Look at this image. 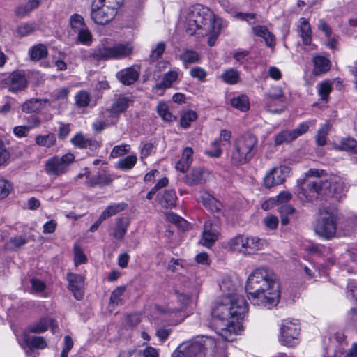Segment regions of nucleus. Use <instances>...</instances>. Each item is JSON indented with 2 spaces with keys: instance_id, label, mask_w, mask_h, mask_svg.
<instances>
[{
  "instance_id": "f257e3e1",
  "label": "nucleus",
  "mask_w": 357,
  "mask_h": 357,
  "mask_svg": "<svg viewBox=\"0 0 357 357\" xmlns=\"http://www.w3.org/2000/svg\"><path fill=\"white\" fill-rule=\"evenodd\" d=\"M248 312V305L243 296L229 294L218 298L211 307L212 327L224 340L231 342L242 331L238 321Z\"/></svg>"
},
{
  "instance_id": "f03ea898",
  "label": "nucleus",
  "mask_w": 357,
  "mask_h": 357,
  "mask_svg": "<svg viewBox=\"0 0 357 357\" xmlns=\"http://www.w3.org/2000/svg\"><path fill=\"white\" fill-rule=\"evenodd\" d=\"M245 290L249 301L255 305L270 309L280 301V283L275 273L266 268H257L250 273Z\"/></svg>"
},
{
  "instance_id": "7ed1b4c3",
  "label": "nucleus",
  "mask_w": 357,
  "mask_h": 357,
  "mask_svg": "<svg viewBox=\"0 0 357 357\" xmlns=\"http://www.w3.org/2000/svg\"><path fill=\"white\" fill-rule=\"evenodd\" d=\"M182 20L186 32L193 35H209L208 44L212 47L220 32L221 26L219 20L216 19L213 13L208 8L201 5L189 7L182 13Z\"/></svg>"
},
{
  "instance_id": "20e7f679",
  "label": "nucleus",
  "mask_w": 357,
  "mask_h": 357,
  "mask_svg": "<svg viewBox=\"0 0 357 357\" xmlns=\"http://www.w3.org/2000/svg\"><path fill=\"white\" fill-rule=\"evenodd\" d=\"M257 137L247 133L237 137L232 146L230 162L232 165L241 166L250 162L257 153Z\"/></svg>"
},
{
  "instance_id": "39448f33",
  "label": "nucleus",
  "mask_w": 357,
  "mask_h": 357,
  "mask_svg": "<svg viewBox=\"0 0 357 357\" xmlns=\"http://www.w3.org/2000/svg\"><path fill=\"white\" fill-rule=\"evenodd\" d=\"M323 173L324 171L319 172L314 169L307 171L306 176L314 178L307 180L305 186L298 192V197L302 202H313L330 191L331 183L327 179L320 178Z\"/></svg>"
},
{
  "instance_id": "423d86ee",
  "label": "nucleus",
  "mask_w": 357,
  "mask_h": 357,
  "mask_svg": "<svg viewBox=\"0 0 357 357\" xmlns=\"http://www.w3.org/2000/svg\"><path fill=\"white\" fill-rule=\"evenodd\" d=\"M213 344L211 337L198 336L192 342L180 344L172 353V357H204L206 347Z\"/></svg>"
},
{
  "instance_id": "0eeeda50",
  "label": "nucleus",
  "mask_w": 357,
  "mask_h": 357,
  "mask_svg": "<svg viewBox=\"0 0 357 357\" xmlns=\"http://www.w3.org/2000/svg\"><path fill=\"white\" fill-rule=\"evenodd\" d=\"M320 218L317 220L314 231L321 238L330 240L335 237L337 230V215L328 208L319 210Z\"/></svg>"
},
{
  "instance_id": "6e6552de",
  "label": "nucleus",
  "mask_w": 357,
  "mask_h": 357,
  "mask_svg": "<svg viewBox=\"0 0 357 357\" xmlns=\"http://www.w3.org/2000/svg\"><path fill=\"white\" fill-rule=\"evenodd\" d=\"M74 160V155L70 153L52 156L45 160L44 171L49 176L56 178L68 172Z\"/></svg>"
},
{
  "instance_id": "1a4fd4ad",
  "label": "nucleus",
  "mask_w": 357,
  "mask_h": 357,
  "mask_svg": "<svg viewBox=\"0 0 357 357\" xmlns=\"http://www.w3.org/2000/svg\"><path fill=\"white\" fill-rule=\"evenodd\" d=\"M300 330L298 323L284 320L280 326L279 342L286 347H295L299 343Z\"/></svg>"
},
{
  "instance_id": "9d476101",
  "label": "nucleus",
  "mask_w": 357,
  "mask_h": 357,
  "mask_svg": "<svg viewBox=\"0 0 357 357\" xmlns=\"http://www.w3.org/2000/svg\"><path fill=\"white\" fill-rule=\"evenodd\" d=\"M291 169L286 165H280L270 169L265 174L263 181L267 188L282 184L290 174Z\"/></svg>"
},
{
  "instance_id": "9b49d317",
  "label": "nucleus",
  "mask_w": 357,
  "mask_h": 357,
  "mask_svg": "<svg viewBox=\"0 0 357 357\" xmlns=\"http://www.w3.org/2000/svg\"><path fill=\"white\" fill-rule=\"evenodd\" d=\"M116 10L105 5L94 6V1L91 4V18L95 23L106 24L109 23L116 15Z\"/></svg>"
},
{
  "instance_id": "f8f14e48",
  "label": "nucleus",
  "mask_w": 357,
  "mask_h": 357,
  "mask_svg": "<svg viewBox=\"0 0 357 357\" xmlns=\"http://www.w3.org/2000/svg\"><path fill=\"white\" fill-rule=\"evenodd\" d=\"M219 233L220 227L217 222L206 221L202 231V244L206 248H211L218 240Z\"/></svg>"
},
{
  "instance_id": "ddd939ff",
  "label": "nucleus",
  "mask_w": 357,
  "mask_h": 357,
  "mask_svg": "<svg viewBox=\"0 0 357 357\" xmlns=\"http://www.w3.org/2000/svg\"><path fill=\"white\" fill-rule=\"evenodd\" d=\"M68 282V289L77 300H81L84 296V280L82 275L68 273L66 275Z\"/></svg>"
},
{
  "instance_id": "4468645a",
  "label": "nucleus",
  "mask_w": 357,
  "mask_h": 357,
  "mask_svg": "<svg viewBox=\"0 0 357 357\" xmlns=\"http://www.w3.org/2000/svg\"><path fill=\"white\" fill-rule=\"evenodd\" d=\"M9 91L17 93L24 90L28 86V80L24 72L14 71L6 79Z\"/></svg>"
},
{
  "instance_id": "2eb2a0df",
  "label": "nucleus",
  "mask_w": 357,
  "mask_h": 357,
  "mask_svg": "<svg viewBox=\"0 0 357 357\" xmlns=\"http://www.w3.org/2000/svg\"><path fill=\"white\" fill-rule=\"evenodd\" d=\"M178 301L181 303L180 309L168 308L166 312L169 314L171 321L174 324H177L183 320L184 315L182 313V310L190 305L191 298L188 295L181 294L178 296Z\"/></svg>"
},
{
  "instance_id": "dca6fc26",
  "label": "nucleus",
  "mask_w": 357,
  "mask_h": 357,
  "mask_svg": "<svg viewBox=\"0 0 357 357\" xmlns=\"http://www.w3.org/2000/svg\"><path fill=\"white\" fill-rule=\"evenodd\" d=\"M50 104L48 99L31 98L21 105V109L26 114H38Z\"/></svg>"
},
{
  "instance_id": "f3484780",
  "label": "nucleus",
  "mask_w": 357,
  "mask_h": 357,
  "mask_svg": "<svg viewBox=\"0 0 357 357\" xmlns=\"http://www.w3.org/2000/svg\"><path fill=\"white\" fill-rule=\"evenodd\" d=\"M231 137V132L224 129L220 131V139H215L211 143L212 150L206 151V153L214 158H219L222 154L221 143L225 142L229 144Z\"/></svg>"
},
{
  "instance_id": "a211bd4d",
  "label": "nucleus",
  "mask_w": 357,
  "mask_h": 357,
  "mask_svg": "<svg viewBox=\"0 0 357 357\" xmlns=\"http://www.w3.org/2000/svg\"><path fill=\"white\" fill-rule=\"evenodd\" d=\"M297 33L301 38L304 45H309L312 42V29L308 20L301 17L296 26Z\"/></svg>"
},
{
  "instance_id": "6ab92c4d",
  "label": "nucleus",
  "mask_w": 357,
  "mask_h": 357,
  "mask_svg": "<svg viewBox=\"0 0 357 357\" xmlns=\"http://www.w3.org/2000/svg\"><path fill=\"white\" fill-rule=\"evenodd\" d=\"M132 102L133 100L130 98L124 95H119L114 100L109 112L113 114L118 115L126 112Z\"/></svg>"
},
{
  "instance_id": "aec40b11",
  "label": "nucleus",
  "mask_w": 357,
  "mask_h": 357,
  "mask_svg": "<svg viewBox=\"0 0 357 357\" xmlns=\"http://www.w3.org/2000/svg\"><path fill=\"white\" fill-rule=\"evenodd\" d=\"M52 326L54 329V320L49 317H43L31 324L24 331L30 333H42Z\"/></svg>"
},
{
  "instance_id": "412c9836",
  "label": "nucleus",
  "mask_w": 357,
  "mask_h": 357,
  "mask_svg": "<svg viewBox=\"0 0 357 357\" xmlns=\"http://www.w3.org/2000/svg\"><path fill=\"white\" fill-rule=\"evenodd\" d=\"M22 338L26 346L31 349H43L47 347V342L43 337L31 335L27 331L23 332Z\"/></svg>"
},
{
  "instance_id": "4be33fe9",
  "label": "nucleus",
  "mask_w": 357,
  "mask_h": 357,
  "mask_svg": "<svg viewBox=\"0 0 357 357\" xmlns=\"http://www.w3.org/2000/svg\"><path fill=\"white\" fill-rule=\"evenodd\" d=\"M283 97V92L280 87H273L271 91L266 94V109L271 113H280L283 111L282 109H273L272 104L275 100H279Z\"/></svg>"
},
{
  "instance_id": "5701e85b",
  "label": "nucleus",
  "mask_w": 357,
  "mask_h": 357,
  "mask_svg": "<svg viewBox=\"0 0 357 357\" xmlns=\"http://www.w3.org/2000/svg\"><path fill=\"white\" fill-rule=\"evenodd\" d=\"M312 62L314 65L312 73L314 75L326 73L331 68V61L324 56H314L312 59Z\"/></svg>"
},
{
  "instance_id": "b1692460",
  "label": "nucleus",
  "mask_w": 357,
  "mask_h": 357,
  "mask_svg": "<svg viewBox=\"0 0 357 357\" xmlns=\"http://www.w3.org/2000/svg\"><path fill=\"white\" fill-rule=\"evenodd\" d=\"M194 151L191 147H185L183 150L180 160L176 164V170L181 172H185L191 165L193 160Z\"/></svg>"
},
{
  "instance_id": "393cba45",
  "label": "nucleus",
  "mask_w": 357,
  "mask_h": 357,
  "mask_svg": "<svg viewBox=\"0 0 357 357\" xmlns=\"http://www.w3.org/2000/svg\"><path fill=\"white\" fill-rule=\"evenodd\" d=\"M118 79L125 85H130L139 78L138 71L132 67L123 69L117 73Z\"/></svg>"
},
{
  "instance_id": "a878e982",
  "label": "nucleus",
  "mask_w": 357,
  "mask_h": 357,
  "mask_svg": "<svg viewBox=\"0 0 357 357\" xmlns=\"http://www.w3.org/2000/svg\"><path fill=\"white\" fill-rule=\"evenodd\" d=\"M333 148L337 151H343L357 153V141L353 137H345L337 142L333 143Z\"/></svg>"
},
{
  "instance_id": "bb28decb",
  "label": "nucleus",
  "mask_w": 357,
  "mask_h": 357,
  "mask_svg": "<svg viewBox=\"0 0 357 357\" xmlns=\"http://www.w3.org/2000/svg\"><path fill=\"white\" fill-rule=\"evenodd\" d=\"M252 32L257 36L262 38L266 45L272 48L275 45V36L268 31L265 26H256L252 27Z\"/></svg>"
},
{
  "instance_id": "cd10ccee",
  "label": "nucleus",
  "mask_w": 357,
  "mask_h": 357,
  "mask_svg": "<svg viewBox=\"0 0 357 357\" xmlns=\"http://www.w3.org/2000/svg\"><path fill=\"white\" fill-rule=\"evenodd\" d=\"M178 79V70H172L165 73L162 76L161 82L157 83L155 89L158 90H163L172 86L173 84Z\"/></svg>"
},
{
  "instance_id": "c85d7f7f",
  "label": "nucleus",
  "mask_w": 357,
  "mask_h": 357,
  "mask_svg": "<svg viewBox=\"0 0 357 357\" xmlns=\"http://www.w3.org/2000/svg\"><path fill=\"white\" fill-rule=\"evenodd\" d=\"M112 48V59H121L132 54L133 47L129 43H118L113 46Z\"/></svg>"
},
{
  "instance_id": "c756f323",
  "label": "nucleus",
  "mask_w": 357,
  "mask_h": 357,
  "mask_svg": "<svg viewBox=\"0 0 357 357\" xmlns=\"http://www.w3.org/2000/svg\"><path fill=\"white\" fill-rule=\"evenodd\" d=\"M89 57L96 61L112 59L111 46L100 45L93 49Z\"/></svg>"
},
{
  "instance_id": "7c9ffc66",
  "label": "nucleus",
  "mask_w": 357,
  "mask_h": 357,
  "mask_svg": "<svg viewBox=\"0 0 357 357\" xmlns=\"http://www.w3.org/2000/svg\"><path fill=\"white\" fill-rule=\"evenodd\" d=\"M40 4L39 0H29L26 3L17 6L15 10V13L17 17L23 18L38 8Z\"/></svg>"
},
{
  "instance_id": "2f4dec72",
  "label": "nucleus",
  "mask_w": 357,
  "mask_h": 357,
  "mask_svg": "<svg viewBox=\"0 0 357 357\" xmlns=\"http://www.w3.org/2000/svg\"><path fill=\"white\" fill-rule=\"evenodd\" d=\"M200 200L203 205L212 212L219 211L222 208V204L207 192H204L202 195Z\"/></svg>"
},
{
  "instance_id": "473e14b6",
  "label": "nucleus",
  "mask_w": 357,
  "mask_h": 357,
  "mask_svg": "<svg viewBox=\"0 0 357 357\" xmlns=\"http://www.w3.org/2000/svg\"><path fill=\"white\" fill-rule=\"evenodd\" d=\"M114 179V177L108 174H100L94 176L87 181V185L91 187L105 186L109 185Z\"/></svg>"
},
{
  "instance_id": "72a5a7b5",
  "label": "nucleus",
  "mask_w": 357,
  "mask_h": 357,
  "mask_svg": "<svg viewBox=\"0 0 357 357\" xmlns=\"http://www.w3.org/2000/svg\"><path fill=\"white\" fill-rule=\"evenodd\" d=\"M39 26L36 22H23L17 26L15 33L18 37L28 36L38 29Z\"/></svg>"
},
{
  "instance_id": "f704fd0d",
  "label": "nucleus",
  "mask_w": 357,
  "mask_h": 357,
  "mask_svg": "<svg viewBox=\"0 0 357 357\" xmlns=\"http://www.w3.org/2000/svg\"><path fill=\"white\" fill-rule=\"evenodd\" d=\"M35 142L39 146L51 148L56 142V137L54 133L49 132L45 135H38L35 137Z\"/></svg>"
},
{
  "instance_id": "c9c22d12",
  "label": "nucleus",
  "mask_w": 357,
  "mask_h": 357,
  "mask_svg": "<svg viewBox=\"0 0 357 357\" xmlns=\"http://www.w3.org/2000/svg\"><path fill=\"white\" fill-rule=\"evenodd\" d=\"M31 59L34 61L45 58L48 54L47 47L43 44H37L29 50Z\"/></svg>"
},
{
  "instance_id": "e433bc0d",
  "label": "nucleus",
  "mask_w": 357,
  "mask_h": 357,
  "mask_svg": "<svg viewBox=\"0 0 357 357\" xmlns=\"http://www.w3.org/2000/svg\"><path fill=\"white\" fill-rule=\"evenodd\" d=\"M128 204L124 202L114 203L108 206L101 213V219L106 220L107 218L116 215V213L123 211Z\"/></svg>"
},
{
  "instance_id": "4c0bfd02",
  "label": "nucleus",
  "mask_w": 357,
  "mask_h": 357,
  "mask_svg": "<svg viewBox=\"0 0 357 357\" xmlns=\"http://www.w3.org/2000/svg\"><path fill=\"white\" fill-rule=\"evenodd\" d=\"M128 227V222L125 219H117L112 233L113 237L117 240H122L126 235Z\"/></svg>"
},
{
  "instance_id": "58836bf2",
  "label": "nucleus",
  "mask_w": 357,
  "mask_h": 357,
  "mask_svg": "<svg viewBox=\"0 0 357 357\" xmlns=\"http://www.w3.org/2000/svg\"><path fill=\"white\" fill-rule=\"evenodd\" d=\"M204 180V172L201 168H193L185 176V183L193 185L201 183Z\"/></svg>"
},
{
  "instance_id": "ea45409f",
  "label": "nucleus",
  "mask_w": 357,
  "mask_h": 357,
  "mask_svg": "<svg viewBox=\"0 0 357 357\" xmlns=\"http://www.w3.org/2000/svg\"><path fill=\"white\" fill-rule=\"evenodd\" d=\"M243 235L242 234H238L229 239L226 243L225 248L231 252L241 254V250L243 248L242 246V243L243 242Z\"/></svg>"
},
{
  "instance_id": "a19ab883",
  "label": "nucleus",
  "mask_w": 357,
  "mask_h": 357,
  "mask_svg": "<svg viewBox=\"0 0 357 357\" xmlns=\"http://www.w3.org/2000/svg\"><path fill=\"white\" fill-rule=\"evenodd\" d=\"M246 243H248L247 255H252L260 250L264 245V241L258 237L252 236H248V242Z\"/></svg>"
},
{
  "instance_id": "79ce46f5",
  "label": "nucleus",
  "mask_w": 357,
  "mask_h": 357,
  "mask_svg": "<svg viewBox=\"0 0 357 357\" xmlns=\"http://www.w3.org/2000/svg\"><path fill=\"white\" fill-rule=\"evenodd\" d=\"M177 197L173 190H165L160 200V204L165 208L175 206Z\"/></svg>"
},
{
  "instance_id": "37998d69",
  "label": "nucleus",
  "mask_w": 357,
  "mask_h": 357,
  "mask_svg": "<svg viewBox=\"0 0 357 357\" xmlns=\"http://www.w3.org/2000/svg\"><path fill=\"white\" fill-rule=\"evenodd\" d=\"M137 160L136 155H131L120 159L116 165L117 169L128 171L134 167Z\"/></svg>"
},
{
  "instance_id": "c03bdc74",
  "label": "nucleus",
  "mask_w": 357,
  "mask_h": 357,
  "mask_svg": "<svg viewBox=\"0 0 357 357\" xmlns=\"http://www.w3.org/2000/svg\"><path fill=\"white\" fill-rule=\"evenodd\" d=\"M125 291V286H120L116 287L111 294L109 305L114 307L116 305H121L123 303L122 296Z\"/></svg>"
},
{
  "instance_id": "a18cd8bd",
  "label": "nucleus",
  "mask_w": 357,
  "mask_h": 357,
  "mask_svg": "<svg viewBox=\"0 0 357 357\" xmlns=\"http://www.w3.org/2000/svg\"><path fill=\"white\" fill-rule=\"evenodd\" d=\"M179 58L185 65L197 63L199 61V54L190 50H184Z\"/></svg>"
},
{
  "instance_id": "49530a36",
  "label": "nucleus",
  "mask_w": 357,
  "mask_h": 357,
  "mask_svg": "<svg viewBox=\"0 0 357 357\" xmlns=\"http://www.w3.org/2000/svg\"><path fill=\"white\" fill-rule=\"evenodd\" d=\"M231 105L242 112L248 110L250 107L248 98L245 95L233 98L231 100Z\"/></svg>"
},
{
  "instance_id": "de8ad7c7",
  "label": "nucleus",
  "mask_w": 357,
  "mask_h": 357,
  "mask_svg": "<svg viewBox=\"0 0 357 357\" xmlns=\"http://www.w3.org/2000/svg\"><path fill=\"white\" fill-rule=\"evenodd\" d=\"M221 78L227 84H235L238 82L239 73L234 68H229L222 73Z\"/></svg>"
},
{
  "instance_id": "09e8293b",
  "label": "nucleus",
  "mask_w": 357,
  "mask_h": 357,
  "mask_svg": "<svg viewBox=\"0 0 357 357\" xmlns=\"http://www.w3.org/2000/svg\"><path fill=\"white\" fill-rule=\"evenodd\" d=\"M159 116L165 121L172 122L176 120V116L169 112L168 105L165 102H160L157 106Z\"/></svg>"
},
{
  "instance_id": "8fccbe9b",
  "label": "nucleus",
  "mask_w": 357,
  "mask_h": 357,
  "mask_svg": "<svg viewBox=\"0 0 357 357\" xmlns=\"http://www.w3.org/2000/svg\"><path fill=\"white\" fill-rule=\"evenodd\" d=\"M330 128L329 123H326L319 129L316 135V143L318 146H323L326 144Z\"/></svg>"
},
{
  "instance_id": "3c124183",
  "label": "nucleus",
  "mask_w": 357,
  "mask_h": 357,
  "mask_svg": "<svg viewBox=\"0 0 357 357\" xmlns=\"http://www.w3.org/2000/svg\"><path fill=\"white\" fill-rule=\"evenodd\" d=\"M75 104L79 107H86L91 101V96L89 92L82 90L75 96Z\"/></svg>"
},
{
  "instance_id": "603ef678",
  "label": "nucleus",
  "mask_w": 357,
  "mask_h": 357,
  "mask_svg": "<svg viewBox=\"0 0 357 357\" xmlns=\"http://www.w3.org/2000/svg\"><path fill=\"white\" fill-rule=\"evenodd\" d=\"M75 33H77L78 40L82 44L89 45L92 42V34L86 26L77 29Z\"/></svg>"
},
{
  "instance_id": "864d4df0",
  "label": "nucleus",
  "mask_w": 357,
  "mask_h": 357,
  "mask_svg": "<svg viewBox=\"0 0 357 357\" xmlns=\"http://www.w3.org/2000/svg\"><path fill=\"white\" fill-rule=\"evenodd\" d=\"M332 91V84L330 81H324L318 84V93L321 100H327Z\"/></svg>"
},
{
  "instance_id": "5fc2aeb1",
  "label": "nucleus",
  "mask_w": 357,
  "mask_h": 357,
  "mask_svg": "<svg viewBox=\"0 0 357 357\" xmlns=\"http://www.w3.org/2000/svg\"><path fill=\"white\" fill-rule=\"evenodd\" d=\"M197 118V113L192 110H188L184 112L181 116L180 120L181 126L187 128L190 125L191 122L195 121Z\"/></svg>"
},
{
  "instance_id": "6e6d98bb",
  "label": "nucleus",
  "mask_w": 357,
  "mask_h": 357,
  "mask_svg": "<svg viewBox=\"0 0 357 357\" xmlns=\"http://www.w3.org/2000/svg\"><path fill=\"white\" fill-rule=\"evenodd\" d=\"M74 254V262L75 266L85 264L87 261V258L84 253L82 249L77 245L75 244L73 248Z\"/></svg>"
},
{
  "instance_id": "4d7b16f0",
  "label": "nucleus",
  "mask_w": 357,
  "mask_h": 357,
  "mask_svg": "<svg viewBox=\"0 0 357 357\" xmlns=\"http://www.w3.org/2000/svg\"><path fill=\"white\" fill-rule=\"evenodd\" d=\"M294 140L290 130H283L275 136V145L279 146L284 142Z\"/></svg>"
},
{
  "instance_id": "13d9d810",
  "label": "nucleus",
  "mask_w": 357,
  "mask_h": 357,
  "mask_svg": "<svg viewBox=\"0 0 357 357\" xmlns=\"http://www.w3.org/2000/svg\"><path fill=\"white\" fill-rule=\"evenodd\" d=\"M130 145L128 144H121L115 146L111 153L110 156L113 158H116L118 157L122 156L126 153H128L130 151Z\"/></svg>"
},
{
  "instance_id": "bf43d9fd",
  "label": "nucleus",
  "mask_w": 357,
  "mask_h": 357,
  "mask_svg": "<svg viewBox=\"0 0 357 357\" xmlns=\"http://www.w3.org/2000/svg\"><path fill=\"white\" fill-rule=\"evenodd\" d=\"M12 188V184L8 180L0 178V199L8 197Z\"/></svg>"
},
{
  "instance_id": "052dcab7",
  "label": "nucleus",
  "mask_w": 357,
  "mask_h": 357,
  "mask_svg": "<svg viewBox=\"0 0 357 357\" xmlns=\"http://www.w3.org/2000/svg\"><path fill=\"white\" fill-rule=\"evenodd\" d=\"M189 73L192 77L196 78L201 82L205 80L207 75L206 71L204 68L198 66L192 68Z\"/></svg>"
},
{
  "instance_id": "680f3d73",
  "label": "nucleus",
  "mask_w": 357,
  "mask_h": 357,
  "mask_svg": "<svg viewBox=\"0 0 357 357\" xmlns=\"http://www.w3.org/2000/svg\"><path fill=\"white\" fill-rule=\"evenodd\" d=\"M70 90L67 87H62L54 91L52 95L53 100H66L69 95Z\"/></svg>"
},
{
  "instance_id": "e2e57ef3",
  "label": "nucleus",
  "mask_w": 357,
  "mask_h": 357,
  "mask_svg": "<svg viewBox=\"0 0 357 357\" xmlns=\"http://www.w3.org/2000/svg\"><path fill=\"white\" fill-rule=\"evenodd\" d=\"M29 241V238H25L23 236H18L11 238L9 241V244L11 248H17L26 244Z\"/></svg>"
},
{
  "instance_id": "0e129e2a",
  "label": "nucleus",
  "mask_w": 357,
  "mask_h": 357,
  "mask_svg": "<svg viewBox=\"0 0 357 357\" xmlns=\"http://www.w3.org/2000/svg\"><path fill=\"white\" fill-rule=\"evenodd\" d=\"M165 50V43L164 42H159L156 47L151 51L150 57L151 60L154 61L159 59L163 54Z\"/></svg>"
},
{
  "instance_id": "69168bd1",
  "label": "nucleus",
  "mask_w": 357,
  "mask_h": 357,
  "mask_svg": "<svg viewBox=\"0 0 357 357\" xmlns=\"http://www.w3.org/2000/svg\"><path fill=\"white\" fill-rule=\"evenodd\" d=\"M31 291L34 293L42 292L45 290L46 285L44 282L36 278L30 280Z\"/></svg>"
},
{
  "instance_id": "338daca9",
  "label": "nucleus",
  "mask_w": 357,
  "mask_h": 357,
  "mask_svg": "<svg viewBox=\"0 0 357 357\" xmlns=\"http://www.w3.org/2000/svg\"><path fill=\"white\" fill-rule=\"evenodd\" d=\"M292 197L293 196L289 192L282 191L278 196L274 197V199L277 204H281L282 206L289 202Z\"/></svg>"
},
{
  "instance_id": "774afa93",
  "label": "nucleus",
  "mask_w": 357,
  "mask_h": 357,
  "mask_svg": "<svg viewBox=\"0 0 357 357\" xmlns=\"http://www.w3.org/2000/svg\"><path fill=\"white\" fill-rule=\"evenodd\" d=\"M348 324L357 328V307L351 308L347 315Z\"/></svg>"
}]
</instances>
